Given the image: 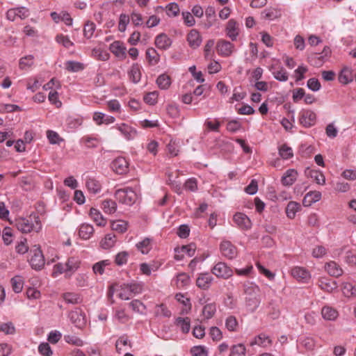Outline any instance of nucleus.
Instances as JSON below:
<instances>
[{
    "mask_svg": "<svg viewBox=\"0 0 356 356\" xmlns=\"http://www.w3.org/2000/svg\"><path fill=\"white\" fill-rule=\"evenodd\" d=\"M259 291V288L252 283L244 286L246 306L252 312H254L260 304Z\"/></svg>",
    "mask_w": 356,
    "mask_h": 356,
    "instance_id": "f257e3e1",
    "label": "nucleus"
},
{
    "mask_svg": "<svg viewBox=\"0 0 356 356\" xmlns=\"http://www.w3.org/2000/svg\"><path fill=\"white\" fill-rule=\"evenodd\" d=\"M115 197L119 202L131 206L136 200V193L131 188H121L115 191Z\"/></svg>",
    "mask_w": 356,
    "mask_h": 356,
    "instance_id": "f03ea898",
    "label": "nucleus"
},
{
    "mask_svg": "<svg viewBox=\"0 0 356 356\" xmlns=\"http://www.w3.org/2000/svg\"><path fill=\"white\" fill-rule=\"evenodd\" d=\"M30 253L31 257L29 261L32 268L37 270H41L44 267L45 261L40 246L35 245L33 249L31 250Z\"/></svg>",
    "mask_w": 356,
    "mask_h": 356,
    "instance_id": "7ed1b4c3",
    "label": "nucleus"
},
{
    "mask_svg": "<svg viewBox=\"0 0 356 356\" xmlns=\"http://www.w3.org/2000/svg\"><path fill=\"white\" fill-rule=\"evenodd\" d=\"M330 47H325L321 53H312L308 57V62L313 66L318 67L323 65L326 58L330 55Z\"/></svg>",
    "mask_w": 356,
    "mask_h": 356,
    "instance_id": "20e7f679",
    "label": "nucleus"
},
{
    "mask_svg": "<svg viewBox=\"0 0 356 356\" xmlns=\"http://www.w3.org/2000/svg\"><path fill=\"white\" fill-rule=\"evenodd\" d=\"M212 273L218 277L227 279L232 276L233 270L224 262H218L212 268Z\"/></svg>",
    "mask_w": 356,
    "mask_h": 356,
    "instance_id": "39448f33",
    "label": "nucleus"
},
{
    "mask_svg": "<svg viewBox=\"0 0 356 356\" xmlns=\"http://www.w3.org/2000/svg\"><path fill=\"white\" fill-rule=\"evenodd\" d=\"M220 252L225 257L232 259L237 256V248L229 241H223L220 245Z\"/></svg>",
    "mask_w": 356,
    "mask_h": 356,
    "instance_id": "423d86ee",
    "label": "nucleus"
},
{
    "mask_svg": "<svg viewBox=\"0 0 356 356\" xmlns=\"http://www.w3.org/2000/svg\"><path fill=\"white\" fill-rule=\"evenodd\" d=\"M29 15V12L25 7H19L9 9L6 13V17L8 20L14 21L17 18L21 19L26 18Z\"/></svg>",
    "mask_w": 356,
    "mask_h": 356,
    "instance_id": "0eeeda50",
    "label": "nucleus"
},
{
    "mask_svg": "<svg viewBox=\"0 0 356 356\" xmlns=\"http://www.w3.org/2000/svg\"><path fill=\"white\" fill-rule=\"evenodd\" d=\"M113 170L118 175L126 174L129 170V163L124 157H118L111 163Z\"/></svg>",
    "mask_w": 356,
    "mask_h": 356,
    "instance_id": "6e6552de",
    "label": "nucleus"
},
{
    "mask_svg": "<svg viewBox=\"0 0 356 356\" xmlns=\"http://www.w3.org/2000/svg\"><path fill=\"white\" fill-rule=\"evenodd\" d=\"M216 48L218 53L224 57L229 56L235 50L234 45L225 40H219Z\"/></svg>",
    "mask_w": 356,
    "mask_h": 356,
    "instance_id": "1a4fd4ad",
    "label": "nucleus"
},
{
    "mask_svg": "<svg viewBox=\"0 0 356 356\" xmlns=\"http://www.w3.org/2000/svg\"><path fill=\"white\" fill-rule=\"evenodd\" d=\"M316 119V113L312 111H303L300 114V123L305 127H312L315 124Z\"/></svg>",
    "mask_w": 356,
    "mask_h": 356,
    "instance_id": "9d476101",
    "label": "nucleus"
},
{
    "mask_svg": "<svg viewBox=\"0 0 356 356\" xmlns=\"http://www.w3.org/2000/svg\"><path fill=\"white\" fill-rule=\"evenodd\" d=\"M233 220L237 226L241 229L248 230L252 227V222L250 220L245 214L243 213H236L234 216Z\"/></svg>",
    "mask_w": 356,
    "mask_h": 356,
    "instance_id": "9b49d317",
    "label": "nucleus"
},
{
    "mask_svg": "<svg viewBox=\"0 0 356 356\" xmlns=\"http://www.w3.org/2000/svg\"><path fill=\"white\" fill-rule=\"evenodd\" d=\"M225 31L232 41L236 40L239 34L238 24L234 19H230L227 24Z\"/></svg>",
    "mask_w": 356,
    "mask_h": 356,
    "instance_id": "f8f14e48",
    "label": "nucleus"
},
{
    "mask_svg": "<svg viewBox=\"0 0 356 356\" xmlns=\"http://www.w3.org/2000/svg\"><path fill=\"white\" fill-rule=\"evenodd\" d=\"M318 286L322 290L328 293H332L337 289V282L327 277H321L318 280Z\"/></svg>",
    "mask_w": 356,
    "mask_h": 356,
    "instance_id": "ddd939ff",
    "label": "nucleus"
},
{
    "mask_svg": "<svg viewBox=\"0 0 356 356\" xmlns=\"http://www.w3.org/2000/svg\"><path fill=\"white\" fill-rule=\"evenodd\" d=\"M213 278L209 273H201L196 280V285L204 290L208 289L213 281Z\"/></svg>",
    "mask_w": 356,
    "mask_h": 356,
    "instance_id": "4468645a",
    "label": "nucleus"
},
{
    "mask_svg": "<svg viewBox=\"0 0 356 356\" xmlns=\"http://www.w3.org/2000/svg\"><path fill=\"white\" fill-rule=\"evenodd\" d=\"M187 41L191 47L197 48L202 43V38L196 29H192L187 35Z\"/></svg>",
    "mask_w": 356,
    "mask_h": 356,
    "instance_id": "2eb2a0df",
    "label": "nucleus"
},
{
    "mask_svg": "<svg viewBox=\"0 0 356 356\" xmlns=\"http://www.w3.org/2000/svg\"><path fill=\"white\" fill-rule=\"evenodd\" d=\"M325 269L332 277H338L343 274V270L335 261H331L325 265Z\"/></svg>",
    "mask_w": 356,
    "mask_h": 356,
    "instance_id": "dca6fc26",
    "label": "nucleus"
},
{
    "mask_svg": "<svg viewBox=\"0 0 356 356\" xmlns=\"http://www.w3.org/2000/svg\"><path fill=\"white\" fill-rule=\"evenodd\" d=\"M154 43L157 48L165 50L170 47L172 41L166 34L161 33L156 37Z\"/></svg>",
    "mask_w": 356,
    "mask_h": 356,
    "instance_id": "f3484780",
    "label": "nucleus"
},
{
    "mask_svg": "<svg viewBox=\"0 0 356 356\" xmlns=\"http://www.w3.org/2000/svg\"><path fill=\"white\" fill-rule=\"evenodd\" d=\"M292 276L299 281L307 282L310 278V274L305 268L295 267L291 270Z\"/></svg>",
    "mask_w": 356,
    "mask_h": 356,
    "instance_id": "a211bd4d",
    "label": "nucleus"
},
{
    "mask_svg": "<svg viewBox=\"0 0 356 356\" xmlns=\"http://www.w3.org/2000/svg\"><path fill=\"white\" fill-rule=\"evenodd\" d=\"M298 172L294 169L287 170L282 177V184L284 186H291L296 180Z\"/></svg>",
    "mask_w": 356,
    "mask_h": 356,
    "instance_id": "6ab92c4d",
    "label": "nucleus"
},
{
    "mask_svg": "<svg viewBox=\"0 0 356 356\" xmlns=\"http://www.w3.org/2000/svg\"><path fill=\"white\" fill-rule=\"evenodd\" d=\"M16 227L18 230L23 233H29L33 229V225L29 220L19 218L16 221Z\"/></svg>",
    "mask_w": 356,
    "mask_h": 356,
    "instance_id": "aec40b11",
    "label": "nucleus"
},
{
    "mask_svg": "<svg viewBox=\"0 0 356 356\" xmlns=\"http://www.w3.org/2000/svg\"><path fill=\"white\" fill-rule=\"evenodd\" d=\"M70 318L76 327H81L86 323L85 317L80 311H74L70 313Z\"/></svg>",
    "mask_w": 356,
    "mask_h": 356,
    "instance_id": "412c9836",
    "label": "nucleus"
},
{
    "mask_svg": "<svg viewBox=\"0 0 356 356\" xmlns=\"http://www.w3.org/2000/svg\"><path fill=\"white\" fill-rule=\"evenodd\" d=\"M89 214L97 226L104 227L106 224V219L97 209L91 208Z\"/></svg>",
    "mask_w": 356,
    "mask_h": 356,
    "instance_id": "4be33fe9",
    "label": "nucleus"
},
{
    "mask_svg": "<svg viewBox=\"0 0 356 356\" xmlns=\"http://www.w3.org/2000/svg\"><path fill=\"white\" fill-rule=\"evenodd\" d=\"M117 129L124 135L127 140L133 139L136 135V131L127 124H121Z\"/></svg>",
    "mask_w": 356,
    "mask_h": 356,
    "instance_id": "5701e85b",
    "label": "nucleus"
},
{
    "mask_svg": "<svg viewBox=\"0 0 356 356\" xmlns=\"http://www.w3.org/2000/svg\"><path fill=\"white\" fill-rule=\"evenodd\" d=\"M321 314L324 319L327 321H334L338 317V312L330 307L325 306L322 308Z\"/></svg>",
    "mask_w": 356,
    "mask_h": 356,
    "instance_id": "b1692460",
    "label": "nucleus"
},
{
    "mask_svg": "<svg viewBox=\"0 0 356 356\" xmlns=\"http://www.w3.org/2000/svg\"><path fill=\"white\" fill-rule=\"evenodd\" d=\"M321 198V193L318 191L309 192L303 199V204L306 207L319 201Z\"/></svg>",
    "mask_w": 356,
    "mask_h": 356,
    "instance_id": "393cba45",
    "label": "nucleus"
},
{
    "mask_svg": "<svg viewBox=\"0 0 356 356\" xmlns=\"http://www.w3.org/2000/svg\"><path fill=\"white\" fill-rule=\"evenodd\" d=\"M94 232V228L91 225L82 224L79 230V236L83 239H89Z\"/></svg>",
    "mask_w": 356,
    "mask_h": 356,
    "instance_id": "a878e982",
    "label": "nucleus"
},
{
    "mask_svg": "<svg viewBox=\"0 0 356 356\" xmlns=\"http://www.w3.org/2000/svg\"><path fill=\"white\" fill-rule=\"evenodd\" d=\"M110 49L118 57L123 58L126 54V48L119 41L113 42L110 46Z\"/></svg>",
    "mask_w": 356,
    "mask_h": 356,
    "instance_id": "bb28decb",
    "label": "nucleus"
},
{
    "mask_svg": "<svg viewBox=\"0 0 356 356\" xmlns=\"http://www.w3.org/2000/svg\"><path fill=\"white\" fill-rule=\"evenodd\" d=\"M156 84L161 90H167L171 85V79L166 74H162L156 79Z\"/></svg>",
    "mask_w": 356,
    "mask_h": 356,
    "instance_id": "cd10ccee",
    "label": "nucleus"
},
{
    "mask_svg": "<svg viewBox=\"0 0 356 356\" xmlns=\"http://www.w3.org/2000/svg\"><path fill=\"white\" fill-rule=\"evenodd\" d=\"M129 79L134 83L140 81L141 78V72L140 67L138 64H134L131 66L129 72Z\"/></svg>",
    "mask_w": 356,
    "mask_h": 356,
    "instance_id": "c85d7f7f",
    "label": "nucleus"
},
{
    "mask_svg": "<svg viewBox=\"0 0 356 356\" xmlns=\"http://www.w3.org/2000/svg\"><path fill=\"white\" fill-rule=\"evenodd\" d=\"M342 291L346 297H356V284L346 282L343 284Z\"/></svg>",
    "mask_w": 356,
    "mask_h": 356,
    "instance_id": "c756f323",
    "label": "nucleus"
},
{
    "mask_svg": "<svg viewBox=\"0 0 356 356\" xmlns=\"http://www.w3.org/2000/svg\"><path fill=\"white\" fill-rule=\"evenodd\" d=\"M339 81L343 84H347L353 81L352 71L348 67L342 69L339 75Z\"/></svg>",
    "mask_w": 356,
    "mask_h": 356,
    "instance_id": "7c9ffc66",
    "label": "nucleus"
},
{
    "mask_svg": "<svg viewBox=\"0 0 356 356\" xmlns=\"http://www.w3.org/2000/svg\"><path fill=\"white\" fill-rule=\"evenodd\" d=\"M175 299L180 303L184 305V308L181 310V314H188L191 309V304L190 302V299L186 298L182 293H177L175 296Z\"/></svg>",
    "mask_w": 356,
    "mask_h": 356,
    "instance_id": "2f4dec72",
    "label": "nucleus"
},
{
    "mask_svg": "<svg viewBox=\"0 0 356 356\" xmlns=\"http://www.w3.org/2000/svg\"><path fill=\"white\" fill-rule=\"evenodd\" d=\"M300 209V204L296 202H289L286 208V213L288 218L293 219L295 218L296 213Z\"/></svg>",
    "mask_w": 356,
    "mask_h": 356,
    "instance_id": "473e14b6",
    "label": "nucleus"
},
{
    "mask_svg": "<svg viewBox=\"0 0 356 356\" xmlns=\"http://www.w3.org/2000/svg\"><path fill=\"white\" fill-rule=\"evenodd\" d=\"M86 185L88 191L93 194H97L101 191V184L95 179H88Z\"/></svg>",
    "mask_w": 356,
    "mask_h": 356,
    "instance_id": "72a5a7b5",
    "label": "nucleus"
},
{
    "mask_svg": "<svg viewBox=\"0 0 356 356\" xmlns=\"http://www.w3.org/2000/svg\"><path fill=\"white\" fill-rule=\"evenodd\" d=\"M102 208L106 213L111 214L115 212L117 204L112 200H105L102 202Z\"/></svg>",
    "mask_w": 356,
    "mask_h": 356,
    "instance_id": "f704fd0d",
    "label": "nucleus"
},
{
    "mask_svg": "<svg viewBox=\"0 0 356 356\" xmlns=\"http://www.w3.org/2000/svg\"><path fill=\"white\" fill-rule=\"evenodd\" d=\"M176 325L181 327L184 333H188L191 328L190 319L186 318L178 317L175 321Z\"/></svg>",
    "mask_w": 356,
    "mask_h": 356,
    "instance_id": "c9c22d12",
    "label": "nucleus"
},
{
    "mask_svg": "<svg viewBox=\"0 0 356 356\" xmlns=\"http://www.w3.org/2000/svg\"><path fill=\"white\" fill-rule=\"evenodd\" d=\"M190 277L185 273H179L175 279V284L178 288H183L189 284Z\"/></svg>",
    "mask_w": 356,
    "mask_h": 356,
    "instance_id": "e433bc0d",
    "label": "nucleus"
},
{
    "mask_svg": "<svg viewBox=\"0 0 356 356\" xmlns=\"http://www.w3.org/2000/svg\"><path fill=\"white\" fill-rule=\"evenodd\" d=\"M115 235L113 234H108L101 241V246L104 249H109L112 248L115 243Z\"/></svg>",
    "mask_w": 356,
    "mask_h": 356,
    "instance_id": "4c0bfd02",
    "label": "nucleus"
},
{
    "mask_svg": "<svg viewBox=\"0 0 356 356\" xmlns=\"http://www.w3.org/2000/svg\"><path fill=\"white\" fill-rule=\"evenodd\" d=\"M216 312V305L215 303H208L203 307L202 314L206 319L211 318Z\"/></svg>",
    "mask_w": 356,
    "mask_h": 356,
    "instance_id": "58836bf2",
    "label": "nucleus"
},
{
    "mask_svg": "<svg viewBox=\"0 0 356 356\" xmlns=\"http://www.w3.org/2000/svg\"><path fill=\"white\" fill-rule=\"evenodd\" d=\"M261 15L264 19L268 20H273L280 16V11L273 8L265 9Z\"/></svg>",
    "mask_w": 356,
    "mask_h": 356,
    "instance_id": "ea45409f",
    "label": "nucleus"
},
{
    "mask_svg": "<svg viewBox=\"0 0 356 356\" xmlns=\"http://www.w3.org/2000/svg\"><path fill=\"white\" fill-rule=\"evenodd\" d=\"M128 223L124 220H115L111 222V229L119 233H124L127 230Z\"/></svg>",
    "mask_w": 356,
    "mask_h": 356,
    "instance_id": "a19ab883",
    "label": "nucleus"
},
{
    "mask_svg": "<svg viewBox=\"0 0 356 356\" xmlns=\"http://www.w3.org/2000/svg\"><path fill=\"white\" fill-rule=\"evenodd\" d=\"M83 64L79 62L69 60L65 63V69L69 72H76L83 70Z\"/></svg>",
    "mask_w": 356,
    "mask_h": 356,
    "instance_id": "79ce46f5",
    "label": "nucleus"
},
{
    "mask_svg": "<svg viewBox=\"0 0 356 356\" xmlns=\"http://www.w3.org/2000/svg\"><path fill=\"white\" fill-rule=\"evenodd\" d=\"M136 248L143 254H147L152 248L151 240L148 238H145L136 244Z\"/></svg>",
    "mask_w": 356,
    "mask_h": 356,
    "instance_id": "37998d69",
    "label": "nucleus"
},
{
    "mask_svg": "<svg viewBox=\"0 0 356 356\" xmlns=\"http://www.w3.org/2000/svg\"><path fill=\"white\" fill-rule=\"evenodd\" d=\"M10 283L12 285L13 290L15 293H19L22 291V290L23 289V285H24V282H23V280L22 278V277L15 276L14 277H13L11 279Z\"/></svg>",
    "mask_w": 356,
    "mask_h": 356,
    "instance_id": "c03bdc74",
    "label": "nucleus"
},
{
    "mask_svg": "<svg viewBox=\"0 0 356 356\" xmlns=\"http://www.w3.org/2000/svg\"><path fill=\"white\" fill-rule=\"evenodd\" d=\"M146 56L152 65H155L159 61V55L154 48H149L146 51Z\"/></svg>",
    "mask_w": 356,
    "mask_h": 356,
    "instance_id": "a18cd8bd",
    "label": "nucleus"
},
{
    "mask_svg": "<svg viewBox=\"0 0 356 356\" xmlns=\"http://www.w3.org/2000/svg\"><path fill=\"white\" fill-rule=\"evenodd\" d=\"M279 154L283 159H288L293 156V149L287 145L284 144L279 148Z\"/></svg>",
    "mask_w": 356,
    "mask_h": 356,
    "instance_id": "49530a36",
    "label": "nucleus"
},
{
    "mask_svg": "<svg viewBox=\"0 0 356 356\" xmlns=\"http://www.w3.org/2000/svg\"><path fill=\"white\" fill-rule=\"evenodd\" d=\"M129 306L131 307L133 311L140 313L141 314H145L146 310L145 305L138 300H134L129 303Z\"/></svg>",
    "mask_w": 356,
    "mask_h": 356,
    "instance_id": "de8ad7c7",
    "label": "nucleus"
},
{
    "mask_svg": "<svg viewBox=\"0 0 356 356\" xmlns=\"http://www.w3.org/2000/svg\"><path fill=\"white\" fill-rule=\"evenodd\" d=\"M65 301L70 304H78L81 302L80 296L75 293H65L63 294Z\"/></svg>",
    "mask_w": 356,
    "mask_h": 356,
    "instance_id": "09e8293b",
    "label": "nucleus"
},
{
    "mask_svg": "<svg viewBox=\"0 0 356 356\" xmlns=\"http://www.w3.org/2000/svg\"><path fill=\"white\" fill-rule=\"evenodd\" d=\"M238 323L235 316H229L226 318L225 326L230 332L236 331Z\"/></svg>",
    "mask_w": 356,
    "mask_h": 356,
    "instance_id": "8fccbe9b",
    "label": "nucleus"
},
{
    "mask_svg": "<svg viewBox=\"0 0 356 356\" xmlns=\"http://www.w3.org/2000/svg\"><path fill=\"white\" fill-rule=\"evenodd\" d=\"M155 315L156 316H164L169 318L171 316V312L165 305L161 304L159 305H156Z\"/></svg>",
    "mask_w": 356,
    "mask_h": 356,
    "instance_id": "3c124183",
    "label": "nucleus"
},
{
    "mask_svg": "<svg viewBox=\"0 0 356 356\" xmlns=\"http://www.w3.org/2000/svg\"><path fill=\"white\" fill-rule=\"evenodd\" d=\"M0 332L6 334H13L15 332V327L13 323H0Z\"/></svg>",
    "mask_w": 356,
    "mask_h": 356,
    "instance_id": "603ef678",
    "label": "nucleus"
},
{
    "mask_svg": "<svg viewBox=\"0 0 356 356\" xmlns=\"http://www.w3.org/2000/svg\"><path fill=\"white\" fill-rule=\"evenodd\" d=\"M309 176L315 180L318 184L323 185L325 182V176L322 172L318 170H310Z\"/></svg>",
    "mask_w": 356,
    "mask_h": 356,
    "instance_id": "864d4df0",
    "label": "nucleus"
},
{
    "mask_svg": "<svg viewBox=\"0 0 356 356\" xmlns=\"http://www.w3.org/2000/svg\"><path fill=\"white\" fill-rule=\"evenodd\" d=\"M64 339L67 343L72 344L76 346H83V341L79 337L75 335H65Z\"/></svg>",
    "mask_w": 356,
    "mask_h": 356,
    "instance_id": "5fc2aeb1",
    "label": "nucleus"
},
{
    "mask_svg": "<svg viewBox=\"0 0 356 356\" xmlns=\"http://www.w3.org/2000/svg\"><path fill=\"white\" fill-rule=\"evenodd\" d=\"M38 351L43 356H51L53 355V351L49 344L47 342L41 343L39 345Z\"/></svg>",
    "mask_w": 356,
    "mask_h": 356,
    "instance_id": "6e6d98bb",
    "label": "nucleus"
},
{
    "mask_svg": "<svg viewBox=\"0 0 356 356\" xmlns=\"http://www.w3.org/2000/svg\"><path fill=\"white\" fill-rule=\"evenodd\" d=\"M109 264V260H103L97 262L93 266V271L96 274L99 273V275H102L104 272V268Z\"/></svg>",
    "mask_w": 356,
    "mask_h": 356,
    "instance_id": "4d7b16f0",
    "label": "nucleus"
},
{
    "mask_svg": "<svg viewBox=\"0 0 356 356\" xmlns=\"http://www.w3.org/2000/svg\"><path fill=\"white\" fill-rule=\"evenodd\" d=\"M68 271H75L79 267V261L77 258L71 257L65 264Z\"/></svg>",
    "mask_w": 356,
    "mask_h": 356,
    "instance_id": "13d9d810",
    "label": "nucleus"
},
{
    "mask_svg": "<svg viewBox=\"0 0 356 356\" xmlns=\"http://www.w3.org/2000/svg\"><path fill=\"white\" fill-rule=\"evenodd\" d=\"M275 79L280 81H286L288 80V73L284 67H281L277 71L273 72Z\"/></svg>",
    "mask_w": 356,
    "mask_h": 356,
    "instance_id": "bf43d9fd",
    "label": "nucleus"
},
{
    "mask_svg": "<svg viewBox=\"0 0 356 356\" xmlns=\"http://www.w3.org/2000/svg\"><path fill=\"white\" fill-rule=\"evenodd\" d=\"M96 26L93 22H88L83 29V34L87 38H90L95 32Z\"/></svg>",
    "mask_w": 356,
    "mask_h": 356,
    "instance_id": "052dcab7",
    "label": "nucleus"
},
{
    "mask_svg": "<svg viewBox=\"0 0 356 356\" xmlns=\"http://www.w3.org/2000/svg\"><path fill=\"white\" fill-rule=\"evenodd\" d=\"M57 42L62 44L65 48L70 49L74 45V43L70 40L67 36L62 34L58 35L56 38Z\"/></svg>",
    "mask_w": 356,
    "mask_h": 356,
    "instance_id": "680f3d73",
    "label": "nucleus"
},
{
    "mask_svg": "<svg viewBox=\"0 0 356 356\" xmlns=\"http://www.w3.org/2000/svg\"><path fill=\"white\" fill-rule=\"evenodd\" d=\"M129 253L126 251L119 252L115 259V262L118 266H122L127 262Z\"/></svg>",
    "mask_w": 356,
    "mask_h": 356,
    "instance_id": "e2e57ef3",
    "label": "nucleus"
},
{
    "mask_svg": "<svg viewBox=\"0 0 356 356\" xmlns=\"http://www.w3.org/2000/svg\"><path fill=\"white\" fill-rule=\"evenodd\" d=\"M179 13V8L177 3H170L166 6V13L168 16L175 17Z\"/></svg>",
    "mask_w": 356,
    "mask_h": 356,
    "instance_id": "0e129e2a",
    "label": "nucleus"
},
{
    "mask_svg": "<svg viewBox=\"0 0 356 356\" xmlns=\"http://www.w3.org/2000/svg\"><path fill=\"white\" fill-rule=\"evenodd\" d=\"M245 347L242 343H239L232 348L229 356H238L240 355H245Z\"/></svg>",
    "mask_w": 356,
    "mask_h": 356,
    "instance_id": "69168bd1",
    "label": "nucleus"
},
{
    "mask_svg": "<svg viewBox=\"0 0 356 356\" xmlns=\"http://www.w3.org/2000/svg\"><path fill=\"white\" fill-rule=\"evenodd\" d=\"M157 99L158 92L156 91L149 92L144 97L145 102L149 105H154L157 102Z\"/></svg>",
    "mask_w": 356,
    "mask_h": 356,
    "instance_id": "338daca9",
    "label": "nucleus"
},
{
    "mask_svg": "<svg viewBox=\"0 0 356 356\" xmlns=\"http://www.w3.org/2000/svg\"><path fill=\"white\" fill-rule=\"evenodd\" d=\"M191 353L193 356H207L208 355L205 348L201 346H193L191 349Z\"/></svg>",
    "mask_w": 356,
    "mask_h": 356,
    "instance_id": "774afa93",
    "label": "nucleus"
}]
</instances>
